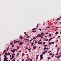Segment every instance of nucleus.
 <instances>
[{"instance_id": "1", "label": "nucleus", "mask_w": 61, "mask_h": 61, "mask_svg": "<svg viewBox=\"0 0 61 61\" xmlns=\"http://www.w3.org/2000/svg\"><path fill=\"white\" fill-rule=\"evenodd\" d=\"M23 42H21L19 43V45H20V46H21V45H22V44H23Z\"/></svg>"}, {"instance_id": "2", "label": "nucleus", "mask_w": 61, "mask_h": 61, "mask_svg": "<svg viewBox=\"0 0 61 61\" xmlns=\"http://www.w3.org/2000/svg\"><path fill=\"white\" fill-rule=\"evenodd\" d=\"M52 38H53L52 37L49 40V42H50V41H51V39Z\"/></svg>"}, {"instance_id": "3", "label": "nucleus", "mask_w": 61, "mask_h": 61, "mask_svg": "<svg viewBox=\"0 0 61 61\" xmlns=\"http://www.w3.org/2000/svg\"><path fill=\"white\" fill-rule=\"evenodd\" d=\"M24 55H25V53H23L22 54V56H23Z\"/></svg>"}, {"instance_id": "4", "label": "nucleus", "mask_w": 61, "mask_h": 61, "mask_svg": "<svg viewBox=\"0 0 61 61\" xmlns=\"http://www.w3.org/2000/svg\"><path fill=\"white\" fill-rule=\"evenodd\" d=\"M33 49H36V46H34L33 47Z\"/></svg>"}, {"instance_id": "5", "label": "nucleus", "mask_w": 61, "mask_h": 61, "mask_svg": "<svg viewBox=\"0 0 61 61\" xmlns=\"http://www.w3.org/2000/svg\"><path fill=\"white\" fill-rule=\"evenodd\" d=\"M53 55V54L52 53H50L49 54V56H50V55Z\"/></svg>"}, {"instance_id": "6", "label": "nucleus", "mask_w": 61, "mask_h": 61, "mask_svg": "<svg viewBox=\"0 0 61 61\" xmlns=\"http://www.w3.org/2000/svg\"><path fill=\"white\" fill-rule=\"evenodd\" d=\"M33 38V39L35 40V39H36V37H34Z\"/></svg>"}, {"instance_id": "7", "label": "nucleus", "mask_w": 61, "mask_h": 61, "mask_svg": "<svg viewBox=\"0 0 61 61\" xmlns=\"http://www.w3.org/2000/svg\"><path fill=\"white\" fill-rule=\"evenodd\" d=\"M11 52H13V53H14V52H15V51L14 50H11Z\"/></svg>"}, {"instance_id": "8", "label": "nucleus", "mask_w": 61, "mask_h": 61, "mask_svg": "<svg viewBox=\"0 0 61 61\" xmlns=\"http://www.w3.org/2000/svg\"><path fill=\"white\" fill-rule=\"evenodd\" d=\"M55 56V54H53V55L51 56L52 57H53L54 56Z\"/></svg>"}, {"instance_id": "9", "label": "nucleus", "mask_w": 61, "mask_h": 61, "mask_svg": "<svg viewBox=\"0 0 61 61\" xmlns=\"http://www.w3.org/2000/svg\"><path fill=\"white\" fill-rule=\"evenodd\" d=\"M42 56H43V55H42L41 54L40 55V57H42Z\"/></svg>"}, {"instance_id": "10", "label": "nucleus", "mask_w": 61, "mask_h": 61, "mask_svg": "<svg viewBox=\"0 0 61 61\" xmlns=\"http://www.w3.org/2000/svg\"><path fill=\"white\" fill-rule=\"evenodd\" d=\"M7 54L8 55H10L11 54V53H7Z\"/></svg>"}, {"instance_id": "11", "label": "nucleus", "mask_w": 61, "mask_h": 61, "mask_svg": "<svg viewBox=\"0 0 61 61\" xmlns=\"http://www.w3.org/2000/svg\"><path fill=\"white\" fill-rule=\"evenodd\" d=\"M19 54V53H18L16 55V56H18V55Z\"/></svg>"}, {"instance_id": "12", "label": "nucleus", "mask_w": 61, "mask_h": 61, "mask_svg": "<svg viewBox=\"0 0 61 61\" xmlns=\"http://www.w3.org/2000/svg\"><path fill=\"white\" fill-rule=\"evenodd\" d=\"M58 34V32H56V33H55V34L56 35H57Z\"/></svg>"}, {"instance_id": "13", "label": "nucleus", "mask_w": 61, "mask_h": 61, "mask_svg": "<svg viewBox=\"0 0 61 61\" xmlns=\"http://www.w3.org/2000/svg\"><path fill=\"white\" fill-rule=\"evenodd\" d=\"M46 44V42H43V45H44V44Z\"/></svg>"}, {"instance_id": "14", "label": "nucleus", "mask_w": 61, "mask_h": 61, "mask_svg": "<svg viewBox=\"0 0 61 61\" xmlns=\"http://www.w3.org/2000/svg\"><path fill=\"white\" fill-rule=\"evenodd\" d=\"M41 58L42 59H43V58H44V57H41Z\"/></svg>"}, {"instance_id": "15", "label": "nucleus", "mask_w": 61, "mask_h": 61, "mask_svg": "<svg viewBox=\"0 0 61 61\" xmlns=\"http://www.w3.org/2000/svg\"><path fill=\"white\" fill-rule=\"evenodd\" d=\"M41 35V34H39L38 35V36H40V35Z\"/></svg>"}, {"instance_id": "16", "label": "nucleus", "mask_w": 61, "mask_h": 61, "mask_svg": "<svg viewBox=\"0 0 61 61\" xmlns=\"http://www.w3.org/2000/svg\"><path fill=\"white\" fill-rule=\"evenodd\" d=\"M5 54L6 56H7V54L6 53H5Z\"/></svg>"}, {"instance_id": "17", "label": "nucleus", "mask_w": 61, "mask_h": 61, "mask_svg": "<svg viewBox=\"0 0 61 61\" xmlns=\"http://www.w3.org/2000/svg\"><path fill=\"white\" fill-rule=\"evenodd\" d=\"M45 52H46V53H47V50L46 51H45Z\"/></svg>"}, {"instance_id": "18", "label": "nucleus", "mask_w": 61, "mask_h": 61, "mask_svg": "<svg viewBox=\"0 0 61 61\" xmlns=\"http://www.w3.org/2000/svg\"><path fill=\"white\" fill-rule=\"evenodd\" d=\"M15 54H13L12 55V56H15Z\"/></svg>"}, {"instance_id": "19", "label": "nucleus", "mask_w": 61, "mask_h": 61, "mask_svg": "<svg viewBox=\"0 0 61 61\" xmlns=\"http://www.w3.org/2000/svg\"><path fill=\"white\" fill-rule=\"evenodd\" d=\"M46 47L44 48V50H46Z\"/></svg>"}, {"instance_id": "20", "label": "nucleus", "mask_w": 61, "mask_h": 61, "mask_svg": "<svg viewBox=\"0 0 61 61\" xmlns=\"http://www.w3.org/2000/svg\"><path fill=\"white\" fill-rule=\"evenodd\" d=\"M19 46H18L17 48V49H19Z\"/></svg>"}, {"instance_id": "21", "label": "nucleus", "mask_w": 61, "mask_h": 61, "mask_svg": "<svg viewBox=\"0 0 61 61\" xmlns=\"http://www.w3.org/2000/svg\"><path fill=\"white\" fill-rule=\"evenodd\" d=\"M15 58H14V59H13V60L12 61H15Z\"/></svg>"}, {"instance_id": "22", "label": "nucleus", "mask_w": 61, "mask_h": 61, "mask_svg": "<svg viewBox=\"0 0 61 61\" xmlns=\"http://www.w3.org/2000/svg\"><path fill=\"white\" fill-rule=\"evenodd\" d=\"M61 36H58V37L57 38H59V37H61Z\"/></svg>"}, {"instance_id": "23", "label": "nucleus", "mask_w": 61, "mask_h": 61, "mask_svg": "<svg viewBox=\"0 0 61 61\" xmlns=\"http://www.w3.org/2000/svg\"><path fill=\"white\" fill-rule=\"evenodd\" d=\"M52 44V43H49V45H51Z\"/></svg>"}, {"instance_id": "24", "label": "nucleus", "mask_w": 61, "mask_h": 61, "mask_svg": "<svg viewBox=\"0 0 61 61\" xmlns=\"http://www.w3.org/2000/svg\"><path fill=\"white\" fill-rule=\"evenodd\" d=\"M41 35H44V33H43V32H42V33L41 34Z\"/></svg>"}, {"instance_id": "25", "label": "nucleus", "mask_w": 61, "mask_h": 61, "mask_svg": "<svg viewBox=\"0 0 61 61\" xmlns=\"http://www.w3.org/2000/svg\"><path fill=\"white\" fill-rule=\"evenodd\" d=\"M17 42V41H16V42H14V43L15 44V43H16Z\"/></svg>"}, {"instance_id": "26", "label": "nucleus", "mask_w": 61, "mask_h": 61, "mask_svg": "<svg viewBox=\"0 0 61 61\" xmlns=\"http://www.w3.org/2000/svg\"><path fill=\"white\" fill-rule=\"evenodd\" d=\"M13 50H14V52H15V51H16V50H15V49H14Z\"/></svg>"}, {"instance_id": "27", "label": "nucleus", "mask_w": 61, "mask_h": 61, "mask_svg": "<svg viewBox=\"0 0 61 61\" xmlns=\"http://www.w3.org/2000/svg\"><path fill=\"white\" fill-rule=\"evenodd\" d=\"M4 57H5V58L6 57V56H5V55H4Z\"/></svg>"}, {"instance_id": "28", "label": "nucleus", "mask_w": 61, "mask_h": 61, "mask_svg": "<svg viewBox=\"0 0 61 61\" xmlns=\"http://www.w3.org/2000/svg\"><path fill=\"white\" fill-rule=\"evenodd\" d=\"M47 28H50V27H49V26H48V27H47Z\"/></svg>"}, {"instance_id": "29", "label": "nucleus", "mask_w": 61, "mask_h": 61, "mask_svg": "<svg viewBox=\"0 0 61 61\" xmlns=\"http://www.w3.org/2000/svg\"><path fill=\"white\" fill-rule=\"evenodd\" d=\"M30 61H32V60L31 59H30L29 60Z\"/></svg>"}, {"instance_id": "30", "label": "nucleus", "mask_w": 61, "mask_h": 61, "mask_svg": "<svg viewBox=\"0 0 61 61\" xmlns=\"http://www.w3.org/2000/svg\"><path fill=\"white\" fill-rule=\"evenodd\" d=\"M11 58H12V59H13V58H14V57H13V56H12L11 57Z\"/></svg>"}, {"instance_id": "31", "label": "nucleus", "mask_w": 61, "mask_h": 61, "mask_svg": "<svg viewBox=\"0 0 61 61\" xmlns=\"http://www.w3.org/2000/svg\"><path fill=\"white\" fill-rule=\"evenodd\" d=\"M20 39H23V38L21 37V38H20Z\"/></svg>"}, {"instance_id": "32", "label": "nucleus", "mask_w": 61, "mask_h": 61, "mask_svg": "<svg viewBox=\"0 0 61 61\" xmlns=\"http://www.w3.org/2000/svg\"><path fill=\"white\" fill-rule=\"evenodd\" d=\"M4 61H6V60H5V58H4Z\"/></svg>"}, {"instance_id": "33", "label": "nucleus", "mask_w": 61, "mask_h": 61, "mask_svg": "<svg viewBox=\"0 0 61 61\" xmlns=\"http://www.w3.org/2000/svg\"><path fill=\"white\" fill-rule=\"evenodd\" d=\"M43 54L44 55H45V54H46V52H44L43 53Z\"/></svg>"}, {"instance_id": "34", "label": "nucleus", "mask_w": 61, "mask_h": 61, "mask_svg": "<svg viewBox=\"0 0 61 61\" xmlns=\"http://www.w3.org/2000/svg\"><path fill=\"white\" fill-rule=\"evenodd\" d=\"M34 43H31V44L33 45H34Z\"/></svg>"}, {"instance_id": "35", "label": "nucleus", "mask_w": 61, "mask_h": 61, "mask_svg": "<svg viewBox=\"0 0 61 61\" xmlns=\"http://www.w3.org/2000/svg\"><path fill=\"white\" fill-rule=\"evenodd\" d=\"M5 58V59H6L7 58V57H6Z\"/></svg>"}, {"instance_id": "36", "label": "nucleus", "mask_w": 61, "mask_h": 61, "mask_svg": "<svg viewBox=\"0 0 61 61\" xmlns=\"http://www.w3.org/2000/svg\"><path fill=\"white\" fill-rule=\"evenodd\" d=\"M48 59H51V58L50 57H49V58H48Z\"/></svg>"}, {"instance_id": "37", "label": "nucleus", "mask_w": 61, "mask_h": 61, "mask_svg": "<svg viewBox=\"0 0 61 61\" xmlns=\"http://www.w3.org/2000/svg\"><path fill=\"white\" fill-rule=\"evenodd\" d=\"M47 46V45H45L44 46L45 47H46V46Z\"/></svg>"}, {"instance_id": "38", "label": "nucleus", "mask_w": 61, "mask_h": 61, "mask_svg": "<svg viewBox=\"0 0 61 61\" xmlns=\"http://www.w3.org/2000/svg\"><path fill=\"white\" fill-rule=\"evenodd\" d=\"M52 44L53 45H54V44H55V42H53L52 43Z\"/></svg>"}, {"instance_id": "39", "label": "nucleus", "mask_w": 61, "mask_h": 61, "mask_svg": "<svg viewBox=\"0 0 61 61\" xmlns=\"http://www.w3.org/2000/svg\"><path fill=\"white\" fill-rule=\"evenodd\" d=\"M26 32H24V34H25V35L26 34Z\"/></svg>"}, {"instance_id": "40", "label": "nucleus", "mask_w": 61, "mask_h": 61, "mask_svg": "<svg viewBox=\"0 0 61 61\" xmlns=\"http://www.w3.org/2000/svg\"><path fill=\"white\" fill-rule=\"evenodd\" d=\"M28 50H29V51H30V50H31V49H29Z\"/></svg>"}, {"instance_id": "41", "label": "nucleus", "mask_w": 61, "mask_h": 61, "mask_svg": "<svg viewBox=\"0 0 61 61\" xmlns=\"http://www.w3.org/2000/svg\"><path fill=\"white\" fill-rule=\"evenodd\" d=\"M45 25V23L43 24V25Z\"/></svg>"}, {"instance_id": "42", "label": "nucleus", "mask_w": 61, "mask_h": 61, "mask_svg": "<svg viewBox=\"0 0 61 61\" xmlns=\"http://www.w3.org/2000/svg\"><path fill=\"white\" fill-rule=\"evenodd\" d=\"M14 45H12V47H14Z\"/></svg>"}, {"instance_id": "43", "label": "nucleus", "mask_w": 61, "mask_h": 61, "mask_svg": "<svg viewBox=\"0 0 61 61\" xmlns=\"http://www.w3.org/2000/svg\"><path fill=\"white\" fill-rule=\"evenodd\" d=\"M46 49H47V50H48V48L47 47V48H46Z\"/></svg>"}, {"instance_id": "44", "label": "nucleus", "mask_w": 61, "mask_h": 61, "mask_svg": "<svg viewBox=\"0 0 61 61\" xmlns=\"http://www.w3.org/2000/svg\"><path fill=\"white\" fill-rule=\"evenodd\" d=\"M44 37H43V36H41V38H43Z\"/></svg>"}, {"instance_id": "45", "label": "nucleus", "mask_w": 61, "mask_h": 61, "mask_svg": "<svg viewBox=\"0 0 61 61\" xmlns=\"http://www.w3.org/2000/svg\"><path fill=\"white\" fill-rule=\"evenodd\" d=\"M45 41H48V40L47 39V40H45Z\"/></svg>"}, {"instance_id": "46", "label": "nucleus", "mask_w": 61, "mask_h": 61, "mask_svg": "<svg viewBox=\"0 0 61 61\" xmlns=\"http://www.w3.org/2000/svg\"><path fill=\"white\" fill-rule=\"evenodd\" d=\"M51 36V34H50L49 35V36L50 37V36Z\"/></svg>"}, {"instance_id": "47", "label": "nucleus", "mask_w": 61, "mask_h": 61, "mask_svg": "<svg viewBox=\"0 0 61 61\" xmlns=\"http://www.w3.org/2000/svg\"><path fill=\"white\" fill-rule=\"evenodd\" d=\"M42 42H41V43H40V45H41V44H42Z\"/></svg>"}, {"instance_id": "48", "label": "nucleus", "mask_w": 61, "mask_h": 61, "mask_svg": "<svg viewBox=\"0 0 61 61\" xmlns=\"http://www.w3.org/2000/svg\"><path fill=\"white\" fill-rule=\"evenodd\" d=\"M60 56H58V58H57L58 59L59 58V57Z\"/></svg>"}, {"instance_id": "49", "label": "nucleus", "mask_w": 61, "mask_h": 61, "mask_svg": "<svg viewBox=\"0 0 61 61\" xmlns=\"http://www.w3.org/2000/svg\"><path fill=\"white\" fill-rule=\"evenodd\" d=\"M29 37H30V36H27V38H29Z\"/></svg>"}, {"instance_id": "50", "label": "nucleus", "mask_w": 61, "mask_h": 61, "mask_svg": "<svg viewBox=\"0 0 61 61\" xmlns=\"http://www.w3.org/2000/svg\"><path fill=\"white\" fill-rule=\"evenodd\" d=\"M26 36H28V35L27 34H25Z\"/></svg>"}, {"instance_id": "51", "label": "nucleus", "mask_w": 61, "mask_h": 61, "mask_svg": "<svg viewBox=\"0 0 61 61\" xmlns=\"http://www.w3.org/2000/svg\"><path fill=\"white\" fill-rule=\"evenodd\" d=\"M9 49H8V48H7V51H8V50Z\"/></svg>"}, {"instance_id": "52", "label": "nucleus", "mask_w": 61, "mask_h": 61, "mask_svg": "<svg viewBox=\"0 0 61 61\" xmlns=\"http://www.w3.org/2000/svg\"><path fill=\"white\" fill-rule=\"evenodd\" d=\"M41 36H42V35H40V36H39V37H40Z\"/></svg>"}, {"instance_id": "53", "label": "nucleus", "mask_w": 61, "mask_h": 61, "mask_svg": "<svg viewBox=\"0 0 61 61\" xmlns=\"http://www.w3.org/2000/svg\"><path fill=\"white\" fill-rule=\"evenodd\" d=\"M10 44H11V45H13V43H10Z\"/></svg>"}, {"instance_id": "54", "label": "nucleus", "mask_w": 61, "mask_h": 61, "mask_svg": "<svg viewBox=\"0 0 61 61\" xmlns=\"http://www.w3.org/2000/svg\"><path fill=\"white\" fill-rule=\"evenodd\" d=\"M57 45H56V47H57Z\"/></svg>"}, {"instance_id": "55", "label": "nucleus", "mask_w": 61, "mask_h": 61, "mask_svg": "<svg viewBox=\"0 0 61 61\" xmlns=\"http://www.w3.org/2000/svg\"><path fill=\"white\" fill-rule=\"evenodd\" d=\"M20 53H21V51H19Z\"/></svg>"}, {"instance_id": "56", "label": "nucleus", "mask_w": 61, "mask_h": 61, "mask_svg": "<svg viewBox=\"0 0 61 61\" xmlns=\"http://www.w3.org/2000/svg\"><path fill=\"white\" fill-rule=\"evenodd\" d=\"M57 49H60V48H59V47H58V48H57Z\"/></svg>"}, {"instance_id": "57", "label": "nucleus", "mask_w": 61, "mask_h": 61, "mask_svg": "<svg viewBox=\"0 0 61 61\" xmlns=\"http://www.w3.org/2000/svg\"><path fill=\"white\" fill-rule=\"evenodd\" d=\"M20 37H22V36H20Z\"/></svg>"}, {"instance_id": "58", "label": "nucleus", "mask_w": 61, "mask_h": 61, "mask_svg": "<svg viewBox=\"0 0 61 61\" xmlns=\"http://www.w3.org/2000/svg\"><path fill=\"white\" fill-rule=\"evenodd\" d=\"M27 40H28V39H25V41H27Z\"/></svg>"}, {"instance_id": "59", "label": "nucleus", "mask_w": 61, "mask_h": 61, "mask_svg": "<svg viewBox=\"0 0 61 61\" xmlns=\"http://www.w3.org/2000/svg\"><path fill=\"white\" fill-rule=\"evenodd\" d=\"M59 49H57V51H59Z\"/></svg>"}, {"instance_id": "60", "label": "nucleus", "mask_w": 61, "mask_h": 61, "mask_svg": "<svg viewBox=\"0 0 61 61\" xmlns=\"http://www.w3.org/2000/svg\"><path fill=\"white\" fill-rule=\"evenodd\" d=\"M36 38H37V37H38V36H36Z\"/></svg>"}, {"instance_id": "61", "label": "nucleus", "mask_w": 61, "mask_h": 61, "mask_svg": "<svg viewBox=\"0 0 61 61\" xmlns=\"http://www.w3.org/2000/svg\"><path fill=\"white\" fill-rule=\"evenodd\" d=\"M41 59H42L40 58V60H41Z\"/></svg>"}, {"instance_id": "62", "label": "nucleus", "mask_w": 61, "mask_h": 61, "mask_svg": "<svg viewBox=\"0 0 61 61\" xmlns=\"http://www.w3.org/2000/svg\"><path fill=\"white\" fill-rule=\"evenodd\" d=\"M50 52H51V51H49L48 53H50Z\"/></svg>"}, {"instance_id": "63", "label": "nucleus", "mask_w": 61, "mask_h": 61, "mask_svg": "<svg viewBox=\"0 0 61 61\" xmlns=\"http://www.w3.org/2000/svg\"><path fill=\"white\" fill-rule=\"evenodd\" d=\"M39 30H40V31H41V29H39Z\"/></svg>"}, {"instance_id": "64", "label": "nucleus", "mask_w": 61, "mask_h": 61, "mask_svg": "<svg viewBox=\"0 0 61 61\" xmlns=\"http://www.w3.org/2000/svg\"><path fill=\"white\" fill-rule=\"evenodd\" d=\"M24 60V59H23L22 60V61H23Z\"/></svg>"}]
</instances>
